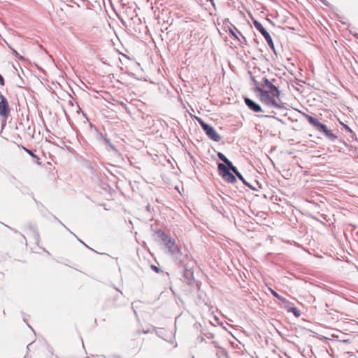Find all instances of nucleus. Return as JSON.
Returning a JSON list of instances; mask_svg holds the SVG:
<instances>
[{
    "instance_id": "1",
    "label": "nucleus",
    "mask_w": 358,
    "mask_h": 358,
    "mask_svg": "<svg viewBox=\"0 0 358 358\" xmlns=\"http://www.w3.org/2000/svg\"><path fill=\"white\" fill-rule=\"evenodd\" d=\"M263 89H258V96L260 101L267 106L276 108H284V103L279 99L280 92L268 79L263 78L262 80Z\"/></svg>"
},
{
    "instance_id": "2",
    "label": "nucleus",
    "mask_w": 358,
    "mask_h": 358,
    "mask_svg": "<svg viewBox=\"0 0 358 358\" xmlns=\"http://www.w3.org/2000/svg\"><path fill=\"white\" fill-rule=\"evenodd\" d=\"M156 234L163 241L169 253L174 260L178 264H182L184 262V257L180 249L176 245L175 239L172 238L164 231L160 229L157 230Z\"/></svg>"
},
{
    "instance_id": "3",
    "label": "nucleus",
    "mask_w": 358,
    "mask_h": 358,
    "mask_svg": "<svg viewBox=\"0 0 358 358\" xmlns=\"http://www.w3.org/2000/svg\"><path fill=\"white\" fill-rule=\"evenodd\" d=\"M304 116L308 122L311 125H313L318 132L322 134L332 142H334L337 139V136L335 135L331 131L328 129L327 127L325 124L321 123L317 119L308 114H304Z\"/></svg>"
},
{
    "instance_id": "4",
    "label": "nucleus",
    "mask_w": 358,
    "mask_h": 358,
    "mask_svg": "<svg viewBox=\"0 0 358 358\" xmlns=\"http://www.w3.org/2000/svg\"><path fill=\"white\" fill-rule=\"evenodd\" d=\"M196 120L210 139L215 142H219L221 140V136L212 126L206 123L201 118L196 117Z\"/></svg>"
},
{
    "instance_id": "5",
    "label": "nucleus",
    "mask_w": 358,
    "mask_h": 358,
    "mask_svg": "<svg viewBox=\"0 0 358 358\" xmlns=\"http://www.w3.org/2000/svg\"><path fill=\"white\" fill-rule=\"evenodd\" d=\"M253 24L255 28L262 34V35L264 37L265 40L268 43V46L273 50V52L276 54V51L275 49L274 43L273 42L272 38L269 33L266 31V29L262 26V24L257 20H254Z\"/></svg>"
},
{
    "instance_id": "6",
    "label": "nucleus",
    "mask_w": 358,
    "mask_h": 358,
    "mask_svg": "<svg viewBox=\"0 0 358 358\" xmlns=\"http://www.w3.org/2000/svg\"><path fill=\"white\" fill-rule=\"evenodd\" d=\"M217 167L220 175L225 181L230 183H235L236 182V177L229 171V169L227 166L222 163H219Z\"/></svg>"
},
{
    "instance_id": "7",
    "label": "nucleus",
    "mask_w": 358,
    "mask_h": 358,
    "mask_svg": "<svg viewBox=\"0 0 358 358\" xmlns=\"http://www.w3.org/2000/svg\"><path fill=\"white\" fill-rule=\"evenodd\" d=\"M10 110L6 98L0 94V116L5 119V121L10 115Z\"/></svg>"
},
{
    "instance_id": "8",
    "label": "nucleus",
    "mask_w": 358,
    "mask_h": 358,
    "mask_svg": "<svg viewBox=\"0 0 358 358\" xmlns=\"http://www.w3.org/2000/svg\"><path fill=\"white\" fill-rule=\"evenodd\" d=\"M244 101L245 105L253 112L258 113L262 111L261 106L251 99L245 97Z\"/></svg>"
},
{
    "instance_id": "9",
    "label": "nucleus",
    "mask_w": 358,
    "mask_h": 358,
    "mask_svg": "<svg viewBox=\"0 0 358 358\" xmlns=\"http://www.w3.org/2000/svg\"><path fill=\"white\" fill-rule=\"evenodd\" d=\"M212 343L214 345L215 348L217 349L216 356L218 358H222L223 357H226L227 353V351L222 347H220L216 341H213Z\"/></svg>"
},
{
    "instance_id": "10",
    "label": "nucleus",
    "mask_w": 358,
    "mask_h": 358,
    "mask_svg": "<svg viewBox=\"0 0 358 358\" xmlns=\"http://www.w3.org/2000/svg\"><path fill=\"white\" fill-rule=\"evenodd\" d=\"M232 27H233L234 29L229 28V31L231 34V35L233 36H234L236 38L239 40L238 36L236 34V33L234 31V30H235L242 37V38L244 40V41H246L245 38L243 36V34L240 32V31H238V29L234 25H232Z\"/></svg>"
},
{
    "instance_id": "11",
    "label": "nucleus",
    "mask_w": 358,
    "mask_h": 358,
    "mask_svg": "<svg viewBox=\"0 0 358 358\" xmlns=\"http://www.w3.org/2000/svg\"><path fill=\"white\" fill-rule=\"evenodd\" d=\"M217 157L218 158L222 161L224 164L225 166H227L229 164H231V161H229L227 157L222 152H217Z\"/></svg>"
},
{
    "instance_id": "12",
    "label": "nucleus",
    "mask_w": 358,
    "mask_h": 358,
    "mask_svg": "<svg viewBox=\"0 0 358 358\" xmlns=\"http://www.w3.org/2000/svg\"><path fill=\"white\" fill-rule=\"evenodd\" d=\"M271 292L272 295L274 297H275L278 300L281 301L282 302H283V303H287L288 302L285 298H284V297L281 296L280 295H279L275 291H274L273 289H271Z\"/></svg>"
},
{
    "instance_id": "13",
    "label": "nucleus",
    "mask_w": 358,
    "mask_h": 358,
    "mask_svg": "<svg viewBox=\"0 0 358 358\" xmlns=\"http://www.w3.org/2000/svg\"><path fill=\"white\" fill-rule=\"evenodd\" d=\"M227 166L229 169V171H231L236 176L240 173L237 168L234 166L231 162V164H229Z\"/></svg>"
},
{
    "instance_id": "14",
    "label": "nucleus",
    "mask_w": 358,
    "mask_h": 358,
    "mask_svg": "<svg viewBox=\"0 0 358 358\" xmlns=\"http://www.w3.org/2000/svg\"><path fill=\"white\" fill-rule=\"evenodd\" d=\"M227 166L229 169V171H231L236 176L240 173L237 168L234 166L231 162V164H229Z\"/></svg>"
},
{
    "instance_id": "15",
    "label": "nucleus",
    "mask_w": 358,
    "mask_h": 358,
    "mask_svg": "<svg viewBox=\"0 0 358 358\" xmlns=\"http://www.w3.org/2000/svg\"><path fill=\"white\" fill-rule=\"evenodd\" d=\"M289 312H292L296 317H299L301 315L300 311L295 307H291L288 309Z\"/></svg>"
},
{
    "instance_id": "16",
    "label": "nucleus",
    "mask_w": 358,
    "mask_h": 358,
    "mask_svg": "<svg viewBox=\"0 0 358 358\" xmlns=\"http://www.w3.org/2000/svg\"><path fill=\"white\" fill-rule=\"evenodd\" d=\"M252 81H253L254 85H255L254 91L255 92H258L257 87H259L260 89H263V87L262 86V83H258L254 78H252Z\"/></svg>"
},
{
    "instance_id": "17",
    "label": "nucleus",
    "mask_w": 358,
    "mask_h": 358,
    "mask_svg": "<svg viewBox=\"0 0 358 358\" xmlns=\"http://www.w3.org/2000/svg\"><path fill=\"white\" fill-rule=\"evenodd\" d=\"M237 178L240 180H241L244 185H245L246 186H248L249 187H251L250 185L245 180V178H243V176H242V174L241 173H238V175L237 176Z\"/></svg>"
},
{
    "instance_id": "18",
    "label": "nucleus",
    "mask_w": 358,
    "mask_h": 358,
    "mask_svg": "<svg viewBox=\"0 0 358 358\" xmlns=\"http://www.w3.org/2000/svg\"><path fill=\"white\" fill-rule=\"evenodd\" d=\"M4 225H5L7 228H8V229H10L11 231H13L14 233H16V234H20V235L23 237V238L24 239L25 242L27 241V240H26V237H25L23 234H22L20 232H19L18 231H17V230H15V229H13L12 227H9V226H8V225H6V224H4Z\"/></svg>"
},
{
    "instance_id": "19",
    "label": "nucleus",
    "mask_w": 358,
    "mask_h": 358,
    "mask_svg": "<svg viewBox=\"0 0 358 358\" xmlns=\"http://www.w3.org/2000/svg\"><path fill=\"white\" fill-rule=\"evenodd\" d=\"M4 225H5L7 228H8V229H10L11 231H13L14 233H16V234H20V235L23 237V238L24 239L25 242L27 241V240H26V237H25L23 234H22L20 232H19L18 231H17V230H15V229H13L12 227H9V226H8V225H6V224H4Z\"/></svg>"
},
{
    "instance_id": "20",
    "label": "nucleus",
    "mask_w": 358,
    "mask_h": 358,
    "mask_svg": "<svg viewBox=\"0 0 358 358\" xmlns=\"http://www.w3.org/2000/svg\"><path fill=\"white\" fill-rule=\"evenodd\" d=\"M105 141L112 150H115L114 145L110 143V141L108 139H106Z\"/></svg>"
},
{
    "instance_id": "21",
    "label": "nucleus",
    "mask_w": 358,
    "mask_h": 358,
    "mask_svg": "<svg viewBox=\"0 0 358 358\" xmlns=\"http://www.w3.org/2000/svg\"><path fill=\"white\" fill-rule=\"evenodd\" d=\"M151 268H152V270H154L157 273H158L159 271V268L157 266H155V265H152Z\"/></svg>"
},
{
    "instance_id": "22",
    "label": "nucleus",
    "mask_w": 358,
    "mask_h": 358,
    "mask_svg": "<svg viewBox=\"0 0 358 358\" xmlns=\"http://www.w3.org/2000/svg\"><path fill=\"white\" fill-rule=\"evenodd\" d=\"M4 84H5L4 79H3V76L0 74V85H4Z\"/></svg>"
},
{
    "instance_id": "23",
    "label": "nucleus",
    "mask_w": 358,
    "mask_h": 358,
    "mask_svg": "<svg viewBox=\"0 0 358 358\" xmlns=\"http://www.w3.org/2000/svg\"><path fill=\"white\" fill-rule=\"evenodd\" d=\"M345 128L348 131L352 132V129L347 125H345Z\"/></svg>"
},
{
    "instance_id": "24",
    "label": "nucleus",
    "mask_w": 358,
    "mask_h": 358,
    "mask_svg": "<svg viewBox=\"0 0 358 358\" xmlns=\"http://www.w3.org/2000/svg\"><path fill=\"white\" fill-rule=\"evenodd\" d=\"M24 150H26V152H27V153H29V155H32V156H34V154H33V152H32L31 150H27V149H24Z\"/></svg>"
},
{
    "instance_id": "25",
    "label": "nucleus",
    "mask_w": 358,
    "mask_h": 358,
    "mask_svg": "<svg viewBox=\"0 0 358 358\" xmlns=\"http://www.w3.org/2000/svg\"><path fill=\"white\" fill-rule=\"evenodd\" d=\"M322 1V3L326 6H328L327 4V1L326 0H320Z\"/></svg>"
},
{
    "instance_id": "26",
    "label": "nucleus",
    "mask_w": 358,
    "mask_h": 358,
    "mask_svg": "<svg viewBox=\"0 0 358 358\" xmlns=\"http://www.w3.org/2000/svg\"><path fill=\"white\" fill-rule=\"evenodd\" d=\"M78 240L81 243H83L85 246H86L87 248H89V247H88V246H87L85 243H83V242L82 241V240H80V239H79V238H78Z\"/></svg>"
},
{
    "instance_id": "27",
    "label": "nucleus",
    "mask_w": 358,
    "mask_h": 358,
    "mask_svg": "<svg viewBox=\"0 0 358 358\" xmlns=\"http://www.w3.org/2000/svg\"><path fill=\"white\" fill-rule=\"evenodd\" d=\"M265 117H272V118H275L274 116L273 115H266Z\"/></svg>"
},
{
    "instance_id": "28",
    "label": "nucleus",
    "mask_w": 358,
    "mask_h": 358,
    "mask_svg": "<svg viewBox=\"0 0 358 358\" xmlns=\"http://www.w3.org/2000/svg\"><path fill=\"white\" fill-rule=\"evenodd\" d=\"M68 231H70L71 234H72V235H73V236H76V234H74V233H73L72 231H71L69 229H67Z\"/></svg>"
},
{
    "instance_id": "29",
    "label": "nucleus",
    "mask_w": 358,
    "mask_h": 358,
    "mask_svg": "<svg viewBox=\"0 0 358 358\" xmlns=\"http://www.w3.org/2000/svg\"><path fill=\"white\" fill-rule=\"evenodd\" d=\"M68 231H70L71 234H72V235H73V236H76V234H74V233H73L72 231H71L69 229H67Z\"/></svg>"
},
{
    "instance_id": "30",
    "label": "nucleus",
    "mask_w": 358,
    "mask_h": 358,
    "mask_svg": "<svg viewBox=\"0 0 358 358\" xmlns=\"http://www.w3.org/2000/svg\"><path fill=\"white\" fill-rule=\"evenodd\" d=\"M59 222H60V223H61V224H62V226H64L66 229H68V228H67V227L64 224V223H62V222H60V221H59Z\"/></svg>"
},
{
    "instance_id": "31",
    "label": "nucleus",
    "mask_w": 358,
    "mask_h": 358,
    "mask_svg": "<svg viewBox=\"0 0 358 358\" xmlns=\"http://www.w3.org/2000/svg\"><path fill=\"white\" fill-rule=\"evenodd\" d=\"M208 1H209L213 4V5H214V3H213V1H214V0H208Z\"/></svg>"
},
{
    "instance_id": "32",
    "label": "nucleus",
    "mask_w": 358,
    "mask_h": 358,
    "mask_svg": "<svg viewBox=\"0 0 358 358\" xmlns=\"http://www.w3.org/2000/svg\"><path fill=\"white\" fill-rule=\"evenodd\" d=\"M36 238H38L39 236V234L38 233H36Z\"/></svg>"
},
{
    "instance_id": "33",
    "label": "nucleus",
    "mask_w": 358,
    "mask_h": 358,
    "mask_svg": "<svg viewBox=\"0 0 358 358\" xmlns=\"http://www.w3.org/2000/svg\"><path fill=\"white\" fill-rule=\"evenodd\" d=\"M116 358H120L119 357H115Z\"/></svg>"
},
{
    "instance_id": "34",
    "label": "nucleus",
    "mask_w": 358,
    "mask_h": 358,
    "mask_svg": "<svg viewBox=\"0 0 358 358\" xmlns=\"http://www.w3.org/2000/svg\"><path fill=\"white\" fill-rule=\"evenodd\" d=\"M24 358H26V357H24Z\"/></svg>"
}]
</instances>
